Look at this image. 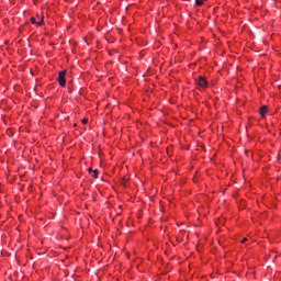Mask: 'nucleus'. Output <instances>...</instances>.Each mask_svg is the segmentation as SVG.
I'll return each instance as SVG.
<instances>
[{
    "label": "nucleus",
    "instance_id": "f03ea898",
    "mask_svg": "<svg viewBox=\"0 0 281 281\" xmlns=\"http://www.w3.org/2000/svg\"><path fill=\"white\" fill-rule=\"evenodd\" d=\"M195 85L202 89H205V87H207V79H205L203 76H200L199 79L195 80Z\"/></svg>",
    "mask_w": 281,
    "mask_h": 281
},
{
    "label": "nucleus",
    "instance_id": "f257e3e1",
    "mask_svg": "<svg viewBox=\"0 0 281 281\" xmlns=\"http://www.w3.org/2000/svg\"><path fill=\"white\" fill-rule=\"evenodd\" d=\"M65 76H67V70H63L59 72L58 75V82H59V87H66L67 86V80L65 79Z\"/></svg>",
    "mask_w": 281,
    "mask_h": 281
},
{
    "label": "nucleus",
    "instance_id": "423d86ee",
    "mask_svg": "<svg viewBox=\"0 0 281 281\" xmlns=\"http://www.w3.org/2000/svg\"><path fill=\"white\" fill-rule=\"evenodd\" d=\"M92 173H93V179H98V175H99L98 169L93 170Z\"/></svg>",
    "mask_w": 281,
    "mask_h": 281
},
{
    "label": "nucleus",
    "instance_id": "0eeeda50",
    "mask_svg": "<svg viewBox=\"0 0 281 281\" xmlns=\"http://www.w3.org/2000/svg\"><path fill=\"white\" fill-rule=\"evenodd\" d=\"M82 124H83V125L88 124V119H83V120H82Z\"/></svg>",
    "mask_w": 281,
    "mask_h": 281
},
{
    "label": "nucleus",
    "instance_id": "7ed1b4c3",
    "mask_svg": "<svg viewBox=\"0 0 281 281\" xmlns=\"http://www.w3.org/2000/svg\"><path fill=\"white\" fill-rule=\"evenodd\" d=\"M37 19H40V21H36V18H31V23H33V25H37L38 27H41V25H43L44 23V19L43 16H37Z\"/></svg>",
    "mask_w": 281,
    "mask_h": 281
},
{
    "label": "nucleus",
    "instance_id": "6e6552de",
    "mask_svg": "<svg viewBox=\"0 0 281 281\" xmlns=\"http://www.w3.org/2000/svg\"><path fill=\"white\" fill-rule=\"evenodd\" d=\"M247 240H248V239H247L246 237H245V238H243V239H241V244L247 243Z\"/></svg>",
    "mask_w": 281,
    "mask_h": 281
},
{
    "label": "nucleus",
    "instance_id": "20e7f679",
    "mask_svg": "<svg viewBox=\"0 0 281 281\" xmlns=\"http://www.w3.org/2000/svg\"><path fill=\"white\" fill-rule=\"evenodd\" d=\"M269 110L266 106H261L258 113H260L261 119H266V115L268 114Z\"/></svg>",
    "mask_w": 281,
    "mask_h": 281
},
{
    "label": "nucleus",
    "instance_id": "1a4fd4ad",
    "mask_svg": "<svg viewBox=\"0 0 281 281\" xmlns=\"http://www.w3.org/2000/svg\"><path fill=\"white\" fill-rule=\"evenodd\" d=\"M88 171L92 172L93 170L90 168V169H88Z\"/></svg>",
    "mask_w": 281,
    "mask_h": 281
},
{
    "label": "nucleus",
    "instance_id": "39448f33",
    "mask_svg": "<svg viewBox=\"0 0 281 281\" xmlns=\"http://www.w3.org/2000/svg\"><path fill=\"white\" fill-rule=\"evenodd\" d=\"M205 0H195V5H203V2H204Z\"/></svg>",
    "mask_w": 281,
    "mask_h": 281
},
{
    "label": "nucleus",
    "instance_id": "9d476101",
    "mask_svg": "<svg viewBox=\"0 0 281 281\" xmlns=\"http://www.w3.org/2000/svg\"><path fill=\"white\" fill-rule=\"evenodd\" d=\"M262 106H267V104H263Z\"/></svg>",
    "mask_w": 281,
    "mask_h": 281
}]
</instances>
